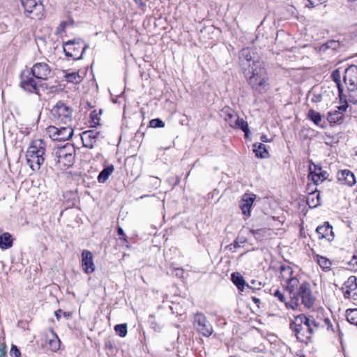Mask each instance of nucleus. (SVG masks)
I'll use <instances>...</instances> for the list:
<instances>
[{
    "label": "nucleus",
    "mask_w": 357,
    "mask_h": 357,
    "mask_svg": "<svg viewBox=\"0 0 357 357\" xmlns=\"http://www.w3.org/2000/svg\"><path fill=\"white\" fill-rule=\"evenodd\" d=\"M319 327L314 318L307 317L304 314H299L294 317L290 324V328L294 333L297 340L307 344L312 337V335L317 331Z\"/></svg>",
    "instance_id": "nucleus-1"
},
{
    "label": "nucleus",
    "mask_w": 357,
    "mask_h": 357,
    "mask_svg": "<svg viewBox=\"0 0 357 357\" xmlns=\"http://www.w3.org/2000/svg\"><path fill=\"white\" fill-rule=\"evenodd\" d=\"M76 149L73 144L66 143L62 146L55 147L52 152V163L56 169L66 170L73 166Z\"/></svg>",
    "instance_id": "nucleus-2"
},
{
    "label": "nucleus",
    "mask_w": 357,
    "mask_h": 357,
    "mask_svg": "<svg viewBox=\"0 0 357 357\" xmlns=\"http://www.w3.org/2000/svg\"><path fill=\"white\" fill-rule=\"evenodd\" d=\"M244 74L252 89L260 93L266 90L268 77L262 62L255 61L252 68L244 72Z\"/></svg>",
    "instance_id": "nucleus-3"
},
{
    "label": "nucleus",
    "mask_w": 357,
    "mask_h": 357,
    "mask_svg": "<svg viewBox=\"0 0 357 357\" xmlns=\"http://www.w3.org/2000/svg\"><path fill=\"white\" fill-rule=\"evenodd\" d=\"M45 143L42 139L32 141L26 153V163L33 171L39 170L45 161Z\"/></svg>",
    "instance_id": "nucleus-4"
},
{
    "label": "nucleus",
    "mask_w": 357,
    "mask_h": 357,
    "mask_svg": "<svg viewBox=\"0 0 357 357\" xmlns=\"http://www.w3.org/2000/svg\"><path fill=\"white\" fill-rule=\"evenodd\" d=\"M20 86L29 93H35L40 96L39 89L44 84L35 78L28 68L23 70L20 75Z\"/></svg>",
    "instance_id": "nucleus-5"
},
{
    "label": "nucleus",
    "mask_w": 357,
    "mask_h": 357,
    "mask_svg": "<svg viewBox=\"0 0 357 357\" xmlns=\"http://www.w3.org/2000/svg\"><path fill=\"white\" fill-rule=\"evenodd\" d=\"M63 48L67 57L76 61L82 58L84 53L89 48V45L84 43L81 39H75L66 42Z\"/></svg>",
    "instance_id": "nucleus-6"
},
{
    "label": "nucleus",
    "mask_w": 357,
    "mask_h": 357,
    "mask_svg": "<svg viewBox=\"0 0 357 357\" xmlns=\"http://www.w3.org/2000/svg\"><path fill=\"white\" fill-rule=\"evenodd\" d=\"M280 280L289 295L295 292L300 282L290 266H282L280 268Z\"/></svg>",
    "instance_id": "nucleus-7"
},
{
    "label": "nucleus",
    "mask_w": 357,
    "mask_h": 357,
    "mask_svg": "<svg viewBox=\"0 0 357 357\" xmlns=\"http://www.w3.org/2000/svg\"><path fill=\"white\" fill-rule=\"evenodd\" d=\"M24 8L26 17L40 20L44 16V6L40 0H20Z\"/></svg>",
    "instance_id": "nucleus-8"
},
{
    "label": "nucleus",
    "mask_w": 357,
    "mask_h": 357,
    "mask_svg": "<svg viewBox=\"0 0 357 357\" xmlns=\"http://www.w3.org/2000/svg\"><path fill=\"white\" fill-rule=\"evenodd\" d=\"M51 113L56 121L63 124H68L73 121V109L62 101H59L53 107Z\"/></svg>",
    "instance_id": "nucleus-9"
},
{
    "label": "nucleus",
    "mask_w": 357,
    "mask_h": 357,
    "mask_svg": "<svg viewBox=\"0 0 357 357\" xmlns=\"http://www.w3.org/2000/svg\"><path fill=\"white\" fill-rule=\"evenodd\" d=\"M295 294L298 297V301L301 300V303L305 307L310 308L313 306L315 298L312 294L310 285L307 282H299V285L295 291Z\"/></svg>",
    "instance_id": "nucleus-10"
},
{
    "label": "nucleus",
    "mask_w": 357,
    "mask_h": 357,
    "mask_svg": "<svg viewBox=\"0 0 357 357\" xmlns=\"http://www.w3.org/2000/svg\"><path fill=\"white\" fill-rule=\"evenodd\" d=\"M239 61L243 73L248 71L249 68H252L253 63L255 61L261 62L255 51L249 47L244 48L240 52Z\"/></svg>",
    "instance_id": "nucleus-11"
},
{
    "label": "nucleus",
    "mask_w": 357,
    "mask_h": 357,
    "mask_svg": "<svg viewBox=\"0 0 357 357\" xmlns=\"http://www.w3.org/2000/svg\"><path fill=\"white\" fill-rule=\"evenodd\" d=\"M66 126L57 128L50 126L47 128V132L50 137L55 141H66L69 139L73 135L74 130L68 124Z\"/></svg>",
    "instance_id": "nucleus-12"
},
{
    "label": "nucleus",
    "mask_w": 357,
    "mask_h": 357,
    "mask_svg": "<svg viewBox=\"0 0 357 357\" xmlns=\"http://www.w3.org/2000/svg\"><path fill=\"white\" fill-rule=\"evenodd\" d=\"M84 147L92 149L96 143L103 138L102 133L96 130H88L80 135Z\"/></svg>",
    "instance_id": "nucleus-13"
},
{
    "label": "nucleus",
    "mask_w": 357,
    "mask_h": 357,
    "mask_svg": "<svg viewBox=\"0 0 357 357\" xmlns=\"http://www.w3.org/2000/svg\"><path fill=\"white\" fill-rule=\"evenodd\" d=\"M30 73L38 81L47 80L51 74V68L45 62H38L33 64L32 68H29Z\"/></svg>",
    "instance_id": "nucleus-14"
},
{
    "label": "nucleus",
    "mask_w": 357,
    "mask_h": 357,
    "mask_svg": "<svg viewBox=\"0 0 357 357\" xmlns=\"http://www.w3.org/2000/svg\"><path fill=\"white\" fill-rule=\"evenodd\" d=\"M357 278L350 276L342 287V291L344 298L357 300Z\"/></svg>",
    "instance_id": "nucleus-15"
},
{
    "label": "nucleus",
    "mask_w": 357,
    "mask_h": 357,
    "mask_svg": "<svg viewBox=\"0 0 357 357\" xmlns=\"http://www.w3.org/2000/svg\"><path fill=\"white\" fill-rule=\"evenodd\" d=\"M344 82L348 90L354 91L357 89V66L352 65L348 67L344 75Z\"/></svg>",
    "instance_id": "nucleus-16"
},
{
    "label": "nucleus",
    "mask_w": 357,
    "mask_h": 357,
    "mask_svg": "<svg viewBox=\"0 0 357 357\" xmlns=\"http://www.w3.org/2000/svg\"><path fill=\"white\" fill-rule=\"evenodd\" d=\"M82 268L86 274H91L95 271V264L91 252L84 250L82 252Z\"/></svg>",
    "instance_id": "nucleus-17"
},
{
    "label": "nucleus",
    "mask_w": 357,
    "mask_h": 357,
    "mask_svg": "<svg viewBox=\"0 0 357 357\" xmlns=\"http://www.w3.org/2000/svg\"><path fill=\"white\" fill-rule=\"evenodd\" d=\"M280 302L284 303L287 308L296 310L298 307V297L295 294V292L290 295V301H287L284 294L279 289H276L273 294Z\"/></svg>",
    "instance_id": "nucleus-18"
},
{
    "label": "nucleus",
    "mask_w": 357,
    "mask_h": 357,
    "mask_svg": "<svg viewBox=\"0 0 357 357\" xmlns=\"http://www.w3.org/2000/svg\"><path fill=\"white\" fill-rule=\"evenodd\" d=\"M255 199L256 195L253 193L243 195L239 205L243 215L250 216L251 208Z\"/></svg>",
    "instance_id": "nucleus-19"
},
{
    "label": "nucleus",
    "mask_w": 357,
    "mask_h": 357,
    "mask_svg": "<svg viewBox=\"0 0 357 357\" xmlns=\"http://www.w3.org/2000/svg\"><path fill=\"white\" fill-rule=\"evenodd\" d=\"M347 104L345 103L337 107V109L331 110L328 112L327 120L329 123H337L343 119V113L347 109Z\"/></svg>",
    "instance_id": "nucleus-20"
},
{
    "label": "nucleus",
    "mask_w": 357,
    "mask_h": 357,
    "mask_svg": "<svg viewBox=\"0 0 357 357\" xmlns=\"http://www.w3.org/2000/svg\"><path fill=\"white\" fill-rule=\"evenodd\" d=\"M337 179L342 183L349 186H353L356 183L354 174L348 169L340 171L337 173Z\"/></svg>",
    "instance_id": "nucleus-21"
},
{
    "label": "nucleus",
    "mask_w": 357,
    "mask_h": 357,
    "mask_svg": "<svg viewBox=\"0 0 357 357\" xmlns=\"http://www.w3.org/2000/svg\"><path fill=\"white\" fill-rule=\"evenodd\" d=\"M316 231L319 238H326L328 241H332L334 238L333 227L328 222H325L323 225L319 226Z\"/></svg>",
    "instance_id": "nucleus-22"
},
{
    "label": "nucleus",
    "mask_w": 357,
    "mask_h": 357,
    "mask_svg": "<svg viewBox=\"0 0 357 357\" xmlns=\"http://www.w3.org/2000/svg\"><path fill=\"white\" fill-rule=\"evenodd\" d=\"M51 337L46 336L45 339V343L46 347H48L49 349L52 351H56L60 348V340L57 335L51 329Z\"/></svg>",
    "instance_id": "nucleus-23"
},
{
    "label": "nucleus",
    "mask_w": 357,
    "mask_h": 357,
    "mask_svg": "<svg viewBox=\"0 0 357 357\" xmlns=\"http://www.w3.org/2000/svg\"><path fill=\"white\" fill-rule=\"evenodd\" d=\"M220 115L231 127L232 126V121H234V119H236L238 116L236 112L229 107H224L220 111Z\"/></svg>",
    "instance_id": "nucleus-24"
},
{
    "label": "nucleus",
    "mask_w": 357,
    "mask_h": 357,
    "mask_svg": "<svg viewBox=\"0 0 357 357\" xmlns=\"http://www.w3.org/2000/svg\"><path fill=\"white\" fill-rule=\"evenodd\" d=\"M13 238L8 232H4L0 235V248L7 250L13 246Z\"/></svg>",
    "instance_id": "nucleus-25"
},
{
    "label": "nucleus",
    "mask_w": 357,
    "mask_h": 357,
    "mask_svg": "<svg viewBox=\"0 0 357 357\" xmlns=\"http://www.w3.org/2000/svg\"><path fill=\"white\" fill-rule=\"evenodd\" d=\"M114 170L113 165L106 166L99 173L97 180L100 183H104Z\"/></svg>",
    "instance_id": "nucleus-26"
},
{
    "label": "nucleus",
    "mask_w": 357,
    "mask_h": 357,
    "mask_svg": "<svg viewBox=\"0 0 357 357\" xmlns=\"http://www.w3.org/2000/svg\"><path fill=\"white\" fill-rule=\"evenodd\" d=\"M231 128L241 129L245 132V137H248L249 133L248 123L243 119L239 118L238 116H236L234 121H232Z\"/></svg>",
    "instance_id": "nucleus-27"
},
{
    "label": "nucleus",
    "mask_w": 357,
    "mask_h": 357,
    "mask_svg": "<svg viewBox=\"0 0 357 357\" xmlns=\"http://www.w3.org/2000/svg\"><path fill=\"white\" fill-rule=\"evenodd\" d=\"M317 191V190H315ZM307 203L310 208H314L321 204V196L319 192H312L307 198Z\"/></svg>",
    "instance_id": "nucleus-28"
},
{
    "label": "nucleus",
    "mask_w": 357,
    "mask_h": 357,
    "mask_svg": "<svg viewBox=\"0 0 357 357\" xmlns=\"http://www.w3.org/2000/svg\"><path fill=\"white\" fill-rule=\"evenodd\" d=\"M253 147V151L255 153L256 156L261 158H265L268 156V152L264 144L255 143Z\"/></svg>",
    "instance_id": "nucleus-29"
},
{
    "label": "nucleus",
    "mask_w": 357,
    "mask_h": 357,
    "mask_svg": "<svg viewBox=\"0 0 357 357\" xmlns=\"http://www.w3.org/2000/svg\"><path fill=\"white\" fill-rule=\"evenodd\" d=\"M231 280L239 291H243L245 287V280L243 277L239 273H233L231 274Z\"/></svg>",
    "instance_id": "nucleus-30"
},
{
    "label": "nucleus",
    "mask_w": 357,
    "mask_h": 357,
    "mask_svg": "<svg viewBox=\"0 0 357 357\" xmlns=\"http://www.w3.org/2000/svg\"><path fill=\"white\" fill-rule=\"evenodd\" d=\"M64 77L68 82L73 84H79L83 79L78 72L66 73Z\"/></svg>",
    "instance_id": "nucleus-31"
},
{
    "label": "nucleus",
    "mask_w": 357,
    "mask_h": 357,
    "mask_svg": "<svg viewBox=\"0 0 357 357\" xmlns=\"http://www.w3.org/2000/svg\"><path fill=\"white\" fill-rule=\"evenodd\" d=\"M346 317L351 324L357 326V308L347 310Z\"/></svg>",
    "instance_id": "nucleus-32"
},
{
    "label": "nucleus",
    "mask_w": 357,
    "mask_h": 357,
    "mask_svg": "<svg viewBox=\"0 0 357 357\" xmlns=\"http://www.w3.org/2000/svg\"><path fill=\"white\" fill-rule=\"evenodd\" d=\"M328 176V173H321V174H309V177L311 178L312 181L314 182L315 185H318L323 181H324Z\"/></svg>",
    "instance_id": "nucleus-33"
},
{
    "label": "nucleus",
    "mask_w": 357,
    "mask_h": 357,
    "mask_svg": "<svg viewBox=\"0 0 357 357\" xmlns=\"http://www.w3.org/2000/svg\"><path fill=\"white\" fill-rule=\"evenodd\" d=\"M307 118L317 126H318L321 121V114L312 109L308 111Z\"/></svg>",
    "instance_id": "nucleus-34"
},
{
    "label": "nucleus",
    "mask_w": 357,
    "mask_h": 357,
    "mask_svg": "<svg viewBox=\"0 0 357 357\" xmlns=\"http://www.w3.org/2000/svg\"><path fill=\"white\" fill-rule=\"evenodd\" d=\"M102 110L100 109L99 112H97L96 110H93L90 114V123L91 127H96L100 125V117L99 115L101 114Z\"/></svg>",
    "instance_id": "nucleus-35"
},
{
    "label": "nucleus",
    "mask_w": 357,
    "mask_h": 357,
    "mask_svg": "<svg viewBox=\"0 0 357 357\" xmlns=\"http://www.w3.org/2000/svg\"><path fill=\"white\" fill-rule=\"evenodd\" d=\"M317 262L320 267L324 270H330L331 266V261L325 257L317 256Z\"/></svg>",
    "instance_id": "nucleus-36"
},
{
    "label": "nucleus",
    "mask_w": 357,
    "mask_h": 357,
    "mask_svg": "<svg viewBox=\"0 0 357 357\" xmlns=\"http://www.w3.org/2000/svg\"><path fill=\"white\" fill-rule=\"evenodd\" d=\"M114 331L120 337H123L127 335L128 329L126 324H116L114 326Z\"/></svg>",
    "instance_id": "nucleus-37"
},
{
    "label": "nucleus",
    "mask_w": 357,
    "mask_h": 357,
    "mask_svg": "<svg viewBox=\"0 0 357 357\" xmlns=\"http://www.w3.org/2000/svg\"><path fill=\"white\" fill-rule=\"evenodd\" d=\"M213 333V328L210 323L202 320V335L208 337Z\"/></svg>",
    "instance_id": "nucleus-38"
},
{
    "label": "nucleus",
    "mask_w": 357,
    "mask_h": 357,
    "mask_svg": "<svg viewBox=\"0 0 357 357\" xmlns=\"http://www.w3.org/2000/svg\"><path fill=\"white\" fill-rule=\"evenodd\" d=\"M146 183L148 186L157 189L160 185V180L158 177L150 176Z\"/></svg>",
    "instance_id": "nucleus-39"
},
{
    "label": "nucleus",
    "mask_w": 357,
    "mask_h": 357,
    "mask_svg": "<svg viewBox=\"0 0 357 357\" xmlns=\"http://www.w3.org/2000/svg\"><path fill=\"white\" fill-rule=\"evenodd\" d=\"M250 233L258 241L262 239L266 234V230L264 229H250Z\"/></svg>",
    "instance_id": "nucleus-40"
},
{
    "label": "nucleus",
    "mask_w": 357,
    "mask_h": 357,
    "mask_svg": "<svg viewBox=\"0 0 357 357\" xmlns=\"http://www.w3.org/2000/svg\"><path fill=\"white\" fill-rule=\"evenodd\" d=\"M321 174L326 173V171L322 170L321 167L319 165H315L312 162H311L310 165L309 167V174Z\"/></svg>",
    "instance_id": "nucleus-41"
},
{
    "label": "nucleus",
    "mask_w": 357,
    "mask_h": 357,
    "mask_svg": "<svg viewBox=\"0 0 357 357\" xmlns=\"http://www.w3.org/2000/svg\"><path fill=\"white\" fill-rule=\"evenodd\" d=\"M149 126L154 128H163L165 126V123L160 119L156 118L150 121Z\"/></svg>",
    "instance_id": "nucleus-42"
},
{
    "label": "nucleus",
    "mask_w": 357,
    "mask_h": 357,
    "mask_svg": "<svg viewBox=\"0 0 357 357\" xmlns=\"http://www.w3.org/2000/svg\"><path fill=\"white\" fill-rule=\"evenodd\" d=\"M181 178L178 176H172L167 179V182L171 185L172 188L179 184Z\"/></svg>",
    "instance_id": "nucleus-43"
},
{
    "label": "nucleus",
    "mask_w": 357,
    "mask_h": 357,
    "mask_svg": "<svg viewBox=\"0 0 357 357\" xmlns=\"http://www.w3.org/2000/svg\"><path fill=\"white\" fill-rule=\"evenodd\" d=\"M349 268L352 271H357V256L354 255L351 259L348 262Z\"/></svg>",
    "instance_id": "nucleus-44"
},
{
    "label": "nucleus",
    "mask_w": 357,
    "mask_h": 357,
    "mask_svg": "<svg viewBox=\"0 0 357 357\" xmlns=\"http://www.w3.org/2000/svg\"><path fill=\"white\" fill-rule=\"evenodd\" d=\"M11 357H20L21 352L16 345L13 344L10 351Z\"/></svg>",
    "instance_id": "nucleus-45"
},
{
    "label": "nucleus",
    "mask_w": 357,
    "mask_h": 357,
    "mask_svg": "<svg viewBox=\"0 0 357 357\" xmlns=\"http://www.w3.org/2000/svg\"><path fill=\"white\" fill-rule=\"evenodd\" d=\"M67 24H68V22L66 21L61 22L60 24L56 29L55 33L56 35H59V34H61L63 32H64L66 30V28L67 26Z\"/></svg>",
    "instance_id": "nucleus-46"
},
{
    "label": "nucleus",
    "mask_w": 357,
    "mask_h": 357,
    "mask_svg": "<svg viewBox=\"0 0 357 357\" xmlns=\"http://www.w3.org/2000/svg\"><path fill=\"white\" fill-rule=\"evenodd\" d=\"M308 3L306 4L308 7H315L326 1V0H307Z\"/></svg>",
    "instance_id": "nucleus-47"
},
{
    "label": "nucleus",
    "mask_w": 357,
    "mask_h": 357,
    "mask_svg": "<svg viewBox=\"0 0 357 357\" xmlns=\"http://www.w3.org/2000/svg\"><path fill=\"white\" fill-rule=\"evenodd\" d=\"M194 326L198 333H199V327L201 326V318L199 314H197L195 318Z\"/></svg>",
    "instance_id": "nucleus-48"
},
{
    "label": "nucleus",
    "mask_w": 357,
    "mask_h": 357,
    "mask_svg": "<svg viewBox=\"0 0 357 357\" xmlns=\"http://www.w3.org/2000/svg\"><path fill=\"white\" fill-rule=\"evenodd\" d=\"M149 0H134V1L137 4L139 8L144 9L146 7V2Z\"/></svg>",
    "instance_id": "nucleus-49"
},
{
    "label": "nucleus",
    "mask_w": 357,
    "mask_h": 357,
    "mask_svg": "<svg viewBox=\"0 0 357 357\" xmlns=\"http://www.w3.org/2000/svg\"><path fill=\"white\" fill-rule=\"evenodd\" d=\"M6 347L4 344L0 345V357H5L6 356Z\"/></svg>",
    "instance_id": "nucleus-50"
},
{
    "label": "nucleus",
    "mask_w": 357,
    "mask_h": 357,
    "mask_svg": "<svg viewBox=\"0 0 357 357\" xmlns=\"http://www.w3.org/2000/svg\"><path fill=\"white\" fill-rule=\"evenodd\" d=\"M8 25L4 22L0 23V33H3L7 31Z\"/></svg>",
    "instance_id": "nucleus-51"
},
{
    "label": "nucleus",
    "mask_w": 357,
    "mask_h": 357,
    "mask_svg": "<svg viewBox=\"0 0 357 357\" xmlns=\"http://www.w3.org/2000/svg\"><path fill=\"white\" fill-rule=\"evenodd\" d=\"M119 239L126 245V248H130V246L126 235L124 236L119 237Z\"/></svg>",
    "instance_id": "nucleus-52"
},
{
    "label": "nucleus",
    "mask_w": 357,
    "mask_h": 357,
    "mask_svg": "<svg viewBox=\"0 0 357 357\" xmlns=\"http://www.w3.org/2000/svg\"><path fill=\"white\" fill-rule=\"evenodd\" d=\"M116 232H117V234H118L119 236H120V237H121V236H124L126 235V234H125V233H124L123 229H122V227H118L116 228Z\"/></svg>",
    "instance_id": "nucleus-53"
},
{
    "label": "nucleus",
    "mask_w": 357,
    "mask_h": 357,
    "mask_svg": "<svg viewBox=\"0 0 357 357\" xmlns=\"http://www.w3.org/2000/svg\"><path fill=\"white\" fill-rule=\"evenodd\" d=\"M183 270L182 269H179V268H176L175 269V274L176 276L178 277H182L183 276Z\"/></svg>",
    "instance_id": "nucleus-54"
},
{
    "label": "nucleus",
    "mask_w": 357,
    "mask_h": 357,
    "mask_svg": "<svg viewBox=\"0 0 357 357\" xmlns=\"http://www.w3.org/2000/svg\"><path fill=\"white\" fill-rule=\"evenodd\" d=\"M61 312H62V310L61 309L55 311L54 314H55V317H56L57 320H59L61 319Z\"/></svg>",
    "instance_id": "nucleus-55"
},
{
    "label": "nucleus",
    "mask_w": 357,
    "mask_h": 357,
    "mask_svg": "<svg viewBox=\"0 0 357 357\" xmlns=\"http://www.w3.org/2000/svg\"><path fill=\"white\" fill-rule=\"evenodd\" d=\"M261 141L263 142H269V139H268L266 135H263L261 136Z\"/></svg>",
    "instance_id": "nucleus-56"
},
{
    "label": "nucleus",
    "mask_w": 357,
    "mask_h": 357,
    "mask_svg": "<svg viewBox=\"0 0 357 357\" xmlns=\"http://www.w3.org/2000/svg\"><path fill=\"white\" fill-rule=\"evenodd\" d=\"M252 301L255 303H259L260 300L256 297H252Z\"/></svg>",
    "instance_id": "nucleus-57"
},
{
    "label": "nucleus",
    "mask_w": 357,
    "mask_h": 357,
    "mask_svg": "<svg viewBox=\"0 0 357 357\" xmlns=\"http://www.w3.org/2000/svg\"><path fill=\"white\" fill-rule=\"evenodd\" d=\"M325 321H326V324H327V325H328V328H329L330 327H331V326H331V323H330V321H329L328 319H326V320H325Z\"/></svg>",
    "instance_id": "nucleus-58"
},
{
    "label": "nucleus",
    "mask_w": 357,
    "mask_h": 357,
    "mask_svg": "<svg viewBox=\"0 0 357 357\" xmlns=\"http://www.w3.org/2000/svg\"><path fill=\"white\" fill-rule=\"evenodd\" d=\"M106 347H107V348H110V349H112V348H113V347H112V344H111V343L106 344Z\"/></svg>",
    "instance_id": "nucleus-59"
},
{
    "label": "nucleus",
    "mask_w": 357,
    "mask_h": 357,
    "mask_svg": "<svg viewBox=\"0 0 357 357\" xmlns=\"http://www.w3.org/2000/svg\"><path fill=\"white\" fill-rule=\"evenodd\" d=\"M346 1L349 2V3H352V2L356 1L357 0H346Z\"/></svg>",
    "instance_id": "nucleus-60"
},
{
    "label": "nucleus",
    "mask_w": 357,
    "mask_h": 357,
    "mask_svg": "<svg viewBox=\"0 0 357 357\" xmlns=\"http://www.w3.org/2000/svg\"><path fill=\"white\" fill-rule=\"evenodd\" d=\"M253 351H254L255 352H259V350L257 348H254V349H253Z\"/></svg>",
    "instance_id": "nucleus-61"
},
{
    "label": "nucleus",
    "mask_w": 357,
    "mask_h": 357,
    "mask_svg": "<svg viewBox=\"0 0 357 357\" xmlns=\"http://www.w3.org/2000/svg\"><path fill=\"white\" fill-rule=\"evenodd\" d=\"M63 315H64L65 317H68V314H67V313H66V312H63Z\"/></svg>",
    "instance_id": "nucleus-62"
},
{
    "label": "nucleus",
    "mask_w": 357,
    "mask_h": 357,
    "mask_svg": "<svg viewBox=\"0 0 357 357\" xmlns=\"http://www.w3.org/2000/svg\"><path fill=\"white\" fill-rule=\"evenodd\" d=\"M148 195H144V196H141V198H144L145 197H147Z\"/></svg>",
    "instance_id": "nucleus-63"
},
{
    "label": "nucleus",
    "mask_w": 357,
    "mask_h": 357,
    "mask_svg": "<svg viewBox=\"0 0 357 357\" xmlns=\"http://www.w3.org/2000/svg\"><path fill=\"white\" fill-rule=\"evenodd\" d=\"M356 154L357 155V150H356Z\"/></svg>",
    "instance_id": "nucleus-64"
}]
</instances>
